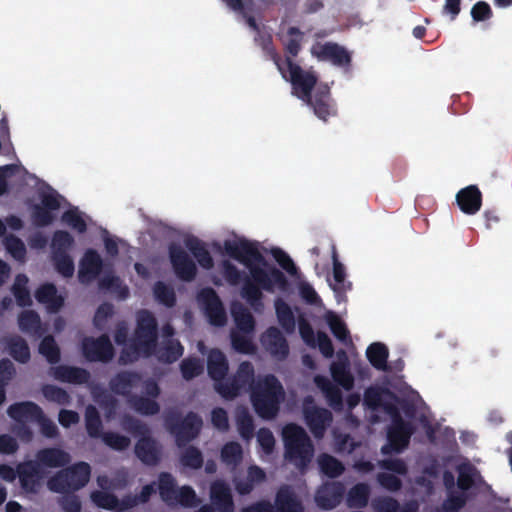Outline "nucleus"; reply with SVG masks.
Segmentation results:
<instances>
[{"label": "nucleus", "instance_id": "nucleus-1", "mask_svg": "<svg viewBox=\"0 0 512 512\" xmlns=\"http://www.w3.org/2000/svg\"><path fill=\"white\" fill-rule=\"evenodd\" d=\"M224 250L227 255L244 264L249 270L251 277L245 276L241 295L251 306L261 304L262 290L272 293L275 288L281 291L288 289L289 282L284 273L268 264L256 243L245 239L238 242L226 240Z\"/></svg>", "mask_w": 512, "mask_h": 512}, {"label": "nucleus", "instance_id": "nucleus-2", "mask_svg": "<svg viewBox=\"0 0 512 512\" xmlns=\"http://www.w3.org/2000/svg\"><path fill=\"white\" fill-rule=\"evenodd\" d=\"M108 387L113 394L125 398L128 405L140 415L154 416L160 412L156 399L161 389L152 378L143 380L139 372L121 370L110 378Z\"/></svg>", "mask_w": 512, "mask_h": 512}, {"label": "nucleus", "instance_id": "nucleus-3", "mask_svg": "<svg viewBox=\"0 0 512 512\" xmlns=\"http://www.w3.org/2000/svg\"><path fill=\"white\" fill-rule=\"evenodd\" d=\"M285 399V390L274 374L259 377L252 385L250 400L256 414L265 420L274 419Z\"/></svg>", "mask_w": 512, "mask_h": 512}, {"label": "nucleus", "instance_id": "nucleus-4", "mask_svg": "<svg viewBox=\"0 0 512 512\" xmlns=\"http://www.w3.org/2000/svg\"><path fill=\"white\" fill-rule=\"evenodd\" d=\"M282 435L285 458L300 469L306 468L312 460L314 446L304 428L289 423L283 428Z\"/></svg>", "mask_w": 512, "mask_h": 512}, {"label": "nucleus", "instance_id": "nucleus-5", "mask_svg": "<svg viewBox=\"0 0 512 512\" xmlns=\"http://www.w3.org/2000/svg\"><path fill=\"white\" fill-rule=\"evenodd\" d=\"M386 414L391 418V423L386 430L387 442L381 447L383 455L399 454L410 444L415 427L401 416L398 406L387 405Z\"/></svg>", "mask_w": 512, "mask_h": 512}, {"label": "nucleus", "instance_id": "nucleus-6", "mask_svg": "<svg viewBox=\"0 0 512 512\" xmlns=\"http://www.w3.org/2000/svg\"><path fill=\"white\" fill-rule=\"evenodd\" d=\"M167 430L175 437L176 445L185 447L189 442L198 437L202 428V419L195 412H188L182 417L178 411H169L164 418Z\"/></svg>", "mask_w": 512, "mask_h": 512}, {"label": "nucleus", "instance_id": "nucleus-7", "mask_svg": "<svg viewBox=\"0 0 512 512\" xmlns=\"http://www.w3.org/2000/svg\"><path fill=\"white\" fill-rule=\"evenodd\" d=\"M91 467L86 462H78L61 470L48 481L51 491L69 493L83 488L89 481Z\"/></svg>", "mask_w": 512, "mask_h": 512}, {"label": "nucleus", "instance_id": "nucleus-8", "mask_svg": "<svg viewBox=\"0 0 512 512\" xmlns=\"http://www.w3.org/2000/svg\"><path fill=\"white\" fill-rule=\"evenodd\" d=\"M132 340L136 347L142 348L144 356L149 357L155 352L158 343V322L151 311L142 309L137 312Z\"/></svg>", "mask_w": 512, "mask_h": 512}, {"label": "nucleus", "instance_id": "nucleus-9", "mask_svg": "<svg viewBox=\"0 0 512 512\" xmlns=\"http://www.w3.org/2000/svg\"><path fill=\"white\" fill-rule=\"evenodd\" d=\"M254 383H256L254 366L249 361H243L232 377L227 378L225 383L215 385V390L224 399L233 400L242 391L248 390L251 393Z\"/></svg>", "mask_w": 512, "mask_h": 512}, {"label": "nucleus", "instance_id": "nucleus-10", "mask_svg": "<svg viewBox=\"0 0 512 512\" xmlns=\"http://www.w3.org/2000/svg\"><path fill=\"white\" fill-rule=\"evenodd\" d=\"M286 80L292 85V93L297 98L304 101L309 99L314 88L316 89L318 77L313 71H306L296 64L290 57L285 58L283 62Z\"/></svg>", "mask_w": 512, "mask_h": 512}, {"label": "nucleus", "instance_id": "nucleus-11", "mask_svg": "<svg viewBox=\"0 0 512 512\" xmlns=\"http://www.w3.org/2000/svg\"><path fill=\"white\" fill-rule=\"evenodd\" d=\"M81 351L89 362L108 363L115 356V349L107 334H102L97 338L84 337L81 341Z\"/></svg>", "mask_w": 512, "mask_h": 512}, {"label": "nucleus", "instance_id": "nucleus-12", "mask_svg": "<svg viewBox=\"0 0 512 512\" xmlns=\"http://www.w3.org/2000/svg\"><path fill=\"white\" fill-rule=\"evenodd\" d=\"M303 416L310 432L317 439H321L324 436L333 420L331 411L315 405L311 397L306 398L304 401Z\"/></svg>", "mask_w": 512, "mask_h": 512}, {"label": "nucleus", "instance_id": "nucleus-13", "mask_svg": "<svg viewBox=\"0 0 512 512\" xmlns=\"http://www.w3.org/2000/svg\"><path fill=\"white\" fill-rule=\"evenodd\" d=\"M310 52L319 61L330 62L336 67L348 69L352 63L351 53L336 42H316L312 45Z\"/></svg>", "mask_w": 512, "mask_h": 512}, {"label": "nucleus", "instance_id": "nucleus-14", "mask_svg": "<svg viewBox=\"0 0 512 512\" xmlns=\"http://www.w3.org/2000/svg\"><path fill=\"white\" fill-rule=\"evenodd\" d=\"M168 255L173 271L180 280L191 282L196 278L197 266L179 244L170 243Z\"/></svg>", "mask_w": 512, "mask_h": 512}, {"label": "nucleus", "instance_id": "nucleus-15", "mask_svg": "<svg viewBox=\"0 0 512 512\" xmlns=\"http://www.w3.org/2000/svg\"><path fill=\"white\" fill-rule=\"evenodd\" d=\"M197 300L202 306L210 324L217 327L225 325L227 315L218 294L213 288L205 287L201 289L198 292Z\"/></svg>", "mask_w": 512, "mask_h": 512}, {"label": "nucleus", "instance_id": "nucleus-16", "mask_svg": "<svg viewBox=\"0 0 512 512\" xmlns=\"http://www.w3.org/2000/svg\"><path fill=\"white\" fill-rule=\"evenodd\" d=\"M304 102L313 108L315 115L319 119L325 122L330 116H335L337 113L335 103L331 97L330 88L327 84H319L314 94H311L310 98L305 99Z\"/></svg>", "mask_w": 512, "mask_h": 512}, {"label": "nucleus", "instance_id": "nucleus-17", "mask_svg": "<svg viewBox=\"0 0 512 512\" xmlns=\"http://www.w3.org/2000/svg\"><path fill=\"white\" fill-rule=\"evenodd\" d=\"M61 196L57 192L43 193L40 197L41 204L35 205L32 211V221L37 227H47L54 221V211L60 206Z\"/></svg>", "mask_w": 512, "mask_h": 512}, {"label": "nucleus", "instance_id": "nucleus-18", "mask_svg": "<svg viewBox=\"0 0 512 512\" xmlns=\"http://www.w3.org/2000/svg\"><path fill=\"white\" fill-rule=\"evenodd\" d=\"M103 270V260L94 249H87L80 260L78 279L82 284L95 280Z\"/></svg>", "mask_w": 512, "mask_h": 512}, {"label": "nucleus", "instance_id": "nucleus-19", "mask_svg": "<svg viewBox=\"0 0 512 512\" xmlns=\"http://www.w3.org/2000/svg\"><path fill=\"white\" fill-rule=\"evenodd\" d=\"M345 487L341 482L324 483L316 492L317 505L325 510L335 508L343 499Z\"/></svg>", "mask_w": 512, "mask_h": 512}, {"label": "nucleus", "instance_id": "nucleus-20", "mask_svg": "<svg viewBox=\"0 0 512 512\" xmlns=\"http://www.w3.org/2000/svg\"><path fill=\"white\" fill-rule=\"evenodd\" d=\"M337 361L330 365V373L333 381L344 390L349 391L354 387V377L350 371V362L344 350L337 353Z\"/></svg>", "mask_w": 512, "mask_h": 512}, {"label": "nucleus", "instance_id": "nucleus-21", "mask_svg": "<svg viewBox=\"0 0 512 512\" xmlns=\"http://www.w3.org/2000/svg\"><path fill=\"white\" fill-rule=\"evenodd\" d=\"M364 404L371 410L382 408L386 412V406H397L400 399L388 388L369 387L364 392Z\"/></svg>", "mask_w": 512, "mask_h": 512}, {"label": "nucleus", "instance_id": "nucleus-22", "mask_svg": "<svg viewBox=\"0 0 512 512\" xmlns=\"http://www.w3.org/2000/svg\"><path fill=\"white\" fill-rule=\"evenodd\" d=\"M266 350L275 358L284 360L289 354V345L277 327H269L262 335L261 339Z\"/></svg>", "mask_w": 512, "mask_h": 512}, {"label": "nucleus", "instance_id": "nucleus-23", "mask_svg": "<svg viewBox=\"0 0 512 512\" xmlns=\"http://www.w3.org/2000/svg\"><path fill=\"white\" fill-rule=\"evenodd\" d=\"M274 512H304V506L290 485H281L275 495Z\"/></svg>", "mask_w": 512, "mask_h": 512}, {"label": "nucleus", "instance_id": "nucleus-24", "mask_svg": "<svg viewBox=\"0 0 512 512\" xmlns=\"http://www.w3.org/2000/svg\"><path fill=\"white\" fill-rule=\"evenodd\" d=\"M459 209L467 215H475L482 206V193L476 185L462 188L456 194Z\"/></svg>", "mask_w": 512, "mask_h": 512}, {"label": "nucleus", "instance_id": "nucleus-25", "mask_svg": "<svg viewBox=\"0 0 512 512\" xmlns=\"http://www.w3.org/2000/svg\"><path fill=\"white\" fill-rule=\"evenodd\" d=\"M10 418L18 423L36 422L43 418V410L39 405L31 401L17 402L7 409Z\"/></svg>", "mask_w": 512, "mask_h": 512}, {"label": "nucleus", "instance_id": "nucleus-26", "mask_svg": "<svg viewBox=\"0 0 512 512\" xmlns=\"http://www.w3.org/2000/svg\"><path fill=\"white\" fill-rule=\"evenodd\" d=\"M50 374L58 381L82 385L89 381L91 375L88 370L68 365H58L50 368Z\"/></svg>", "mask_w": 512, "mask_h": 512}, {"label": "nucleus", "instance_id": "nucleus-27", "mask_svg": "<svg viewBox=\"0 0 512 512\" xmlns=\"http://www.w3.org/2000/svg\"><path fill=\"white\" fill-rule=\"evenodd\" d=\"M135 455L145 465L154 466L160 461V449L150 435L138 439L134 448Z\"/></svg>", "mask_w": 512, "mask_h": 512}, {"label": "nucleus", "instance_id": "nucleus-28", "mask_svg": "<svg viewBox=\"0 0 512 512\" xmlns=\"http://www.w3.org/2000/svg\"><path fill=\"white\" fill-rule=\"evenodd\" d=\"M229 365L225 354L219 349H211L207 358V371L214 386L225 383Z\"/></svg>", "mask_w": 512, "mask_h": 512}, {"label": "nucleus", "instance_id": "nucleus-29", "mask_svg": "<svg viewBox=\"0 0 512 512\" xmlns=\"http://www.w3.org/2000/svg\"><path fill=\"white\" fill-rule=\"evenodd\" d=\"M210 497L212 505L219 512H233L234 502L230 488L224 482L217 481L211 485Z\"/></svg>", "mask_w": 512, "mask_h": 512}, {"label": "nucleus", "instance_id": "nucleus-30", "mask_svg": "<svg viewBox=\"0 0 512 512\" xmlns=\"http://www.w3.org/2000/svg\"><path fill=\"white\" fill-rule=\"evenodd\" d=\"M17 474L19 477L21 487L26 492H37L40 479V469L38 463L33 461H27L22 464H19L17 468Z\"/></svg>", "mask_w": 512, "mask_h": 512}, {"label": "nucleus", "instance_id": "nucleus-31", "mask_svg": "<svg viewBox=\"0 0 512 512\" xmlns=\"http://www.w3.org/2000/svg\"><path fill=\"white\" fill-rule=\"evenodd\" d=\"M373 512H417L418 504L415 501L406 502L403 506L391 496H378L372 499Z\"/></svg>", "mask_w": 512, "mask_h": 512}, {"label": "nucleus", "instance_id": "nucleus-32", "mask_svg": "<svg viewBox=\"0 0 512 512\" xmlns=\"http://www.w3.org/2000/svg\"><path fill=\"white\" fill-rule=\"evenodd\" d=\"M36 459L45 467L58 468L64 467L70 462V455L60 448L50 447L39 450Z\"/></svg>", "mask_w": 512, "mask_h": 512}, {"label": "nucleus", "instance_id": "nucleus-33", "mask_svg": "<svg viewBox=\"0 0 512 512\" xmlns=\"http://www.w3.org/2000/svg\"><path fill=\"white\" fill-rule=\"evenodd\" d=\"M35 298L39 303L45 304L51 312H58L64 305V298L58 295L56 286L45 283L35 291Z\"/></svg>", "mask_w": 512, "mask_h": 512}, {"label": "nucleus", "instance_id": "nucleus-34", "mask_svg": "<svg viewBox=\"0 0 512 512\" xmlns=\"http://www.w3.org/2000/svg\"><path fill=\"white\" fill-rule=\"evenodd\" d=\"M185 247L195 257L198 264L204 269H211L214 266L213 258L203 241L195 236H189L184 240Z\"/></svg>", "mask_w": 512, "mask_h": 512}, {"label": "nucleus", "instance_id": "nucleus-35", "mask_svg": "<svg viewBox=\"0 0 512 512\" xmlns=\"http://www.w3.org/2000/svg\"><path fill=\"white\" fill-rule=\"evenodd\" d=\"M265 480V471L257 465H251L248 467L246 478L235 482V489L240 495H248L253 491L255 485L263 483Z\"/></svg>", "mask_w": 512, "mask_h": 512}, {"label": "nucleus", "instance_id": "nucleus-36", "mask_svg": "<svg viewBox=\"0 0 512 512\" xmlns=\"http://www.w3.org/2000/svg\"><path fill=\"white\" fill-rule=\"evenodd\" d=\"M366 356L375 369L379 371H390L387 365L389 350L385 344L381 342L370 344L366 350Z\"/></svg>", "mask_w": 512, "mask_h": 512}, {"label": "nucleus", "instance_id": "nucleus-37", "mask_svg": "<svg viewBox=\"0 0 512 512\" xmlns=\"http://www.w3.org/2000/svg\"><path fill=\"white\" fill-rule=\"evenodd\" d=\"M316 385L321 389L325 395L328 404L333 409H340L343 405V395L341 390L334 385L328 378L324 376L315 377Z\"/></svg>", "mask_w": 512, "mask_h": 512}, {"label": "nucleus", "instance_id": "nucleus-38", "mask_svg": "<svg viewBox=\"0 0 512 512\" xmlns=\"http://www.w3.org/2000/svg\"><path fill=\"white\" fill-rule=\"evenodd\" d=\"M255 43L261 47L263 52L267 57H269L277 66L278 70L281 72L283 77H286L284 73V67L283 62L281 59V56L276 51L274 45H273V38L272 35L269 33H264L262 31H259L256 33V36L254 38Z\"/></svg>", "mask_w": 512, "mask_h": 512}, {"label": "nucleus", "instance_id": "nucleus-39", "mask_svg": "<svg viewBox=\"0 0 512 512\" xmlns=\"http://www.w3.org/2000/svg\"><path fill=\"white\" fill-rule=\"evenodd\" d=\"M346 271L344 265L338 260L337 253H333V279L334 284H330L331 288L335 292L338 302L344 297L347 289L351 288V283L346 286L345 284Z\"/></svg>", "mask_w": 512, "mask_h": 512}, {"label": "nucleus", "instance_id": "nucleus-40", "mask_svg": "<svg viewBox=\"0 0 512 512\" xmlns=\"http://www.w3.org/2000/svg\"><path fill=\"white\" fill-rule=\"evenodd\" d=\"M10 356L21 364H26L31 358L30 348L27 342L20 336H11L6 341Z\"/></svg>", "mask_w": 512, "mask_h": 512}, {"label": "nucleus", "instance_id": "nucleus-41", "mask_svg": "<svg viewBox=\"0 0 512 512\" xmlns=\"http://www.w3.org/2000/svg\"><path fill=\"white\" fill-rule=\"evenodd\" d=\"M158 490L159 495L163 502L168 506H174V500L176 499L177 486L174 477L168 472H162L159 475Z\"/></svg>", "mask_w": 512, "mask_h": 512}, {"label": "nucleus", "instance_id": "nucleus-42", "mask_svg": "<svg viewBox=\"0 0 512 512\" xmlns=\"http://www.w3.org/2000/svg\"><path fill=\"white\" fill-rule=\"evenodd\" d=\"M317 462L321 473L329 478L339 477L345 470L343 463L328 453L320 454Z\"/></svg>", "mask_w": 512, "mask_h": 512}, {"label": "nucleus", "instance_id": "nucleus-43", "mask_svg": "<svg viewBox=\"0 0 512 512\" xmlns=\"http://www.w3.org/2000/svg\"><path fill=\"white\" fill-rule=\"evenodd\" d=\"M275 311L280 326L285 330V332L289 334L293 333L296 322L291 307L284 300L278 298L275 301Z\"/></svg>", "mask_w": 512, "mask_h": 512}, {"label": "nucleus", "instance_id": "nucleus-44", "mask_svg": "<svg viewBox=\"0 0 512 512\" xmlns=\"http://www.w3.org/2000/svg\"><path fill=\"white\" fill-rule=\"evenodd\" d=\"M370 487L366 483H357L348 492L347 505L350 508H364L368 505Z\"/></svg>", "mask_w": 512, "mask_h": 512}, {"label": "nucleus", "instance_id": "nucleus-45", "mask_svg": "<svg viewBox=\"0 0 512 512\" xmlns=\"http://www.w3.org/2000/svg\"><path fill=\"white\" fill-rule=\"evenodd\" d=\"M18 325L20 330L26 334H41L40 316L34 310L22 311L18 316Z\"/></svg>", "mask_w": 512, "mask_h": 512}, {"label": "nucleus", "instance_id": "nucleus-46", "mask_svg": "<svg viewBox=\"0 0 512 512\" xmlns=\"http://www.w3.org/2000/svg\"><path fill=\"white\" fill-rule=\"evenodd\" d=\"M184 353V347L177 339H167L159 350L158 359L167 364L176 362Z\"/></svg>", "mask_w": 512, "mask_h": 512}, {"label": "nucleus", "instance_id": "nucleus-47", "mask_svg": "<svg viewBox=\"0 0 512 512\" xmlns=\"http://www.w3.org/2000/svg\"><path fill=\"white\" fill-rule=\"evenodd\" d=\"M326 322L332 334L342 343L351 342L350 332L344 321L333 311L326 313Z\"/></svg>", "mask_w": 512, "mask_h": 512}, {"label": "nucleus", "instance_id": "nucleus-48", "mask_svg": "<svg viewBox=\"0 0 512 512\" xmlns=\"http://www.w3.org/2000/svg\"><path fill=\"white\" fill-rule=\"evenodd\" d=\"M221 461L228 467H237L243 459V450L238 442H228L223 445L220 454Z\"/></svg>", "mask_w": 512, "mask_h": 512}, {"label": "nucleus", "instance_id": "nucleus-49", "mask_svg": "<svg viewBox=\"0 0 512 512\" xmlns=\"http://www.w3.org/2000/svg\"><path fill=\"white\" fill-rule=\"evenodd\" d=\"M74 244L73 236L64 230H56L51 239V256L68 254Z\"/></svg>", "mask_w": 512, "mask_h": 512}, {"label": "nucleus", "instance_id": "nucleus-50", "mask_svg": "<svg viewBox=\"0 0 512 512\" xmlns=\"http://www.w3.org/2000/svg\"><path fill=\"white\" fill-rule=\"evenodd\" d=\"M232 314L238 332L244 334H252L255 329V320L250 311L244 306L240 305L238 308H233Z\"/></svg>", "mask_w": 512, "mask_h": 512}, {"label": "nucleus", "instance_id": "nucleus-51", "mask_svg": "<svg viewBox=\"0 0 512 512\" xmlns=\"http://www.w3.org/2000/svg\"><path fill=\"white\" fill-rule=\"evenodd\" d=\"M99 288L117 294L118 298L122 300L129 296L128 287L122 284L118 276L112 274L105 275L99 280Z\"/></svg>", "mask_w": 512, "mask_h": 512}, {"label": "nucleus", "instance_id": "nucleus-52", "mask_svg": "<svg viewBox=\"0 0 512 512\" xmlns=\"http://www.w3.org/2000/svg\"><path fill=\"white\" fill-rule=\"evenodd\" d=\"M85 426L87 433L91 438H99L103 435L100 414L98 410L92 405H89L86 408Z\"/></svg>", "mask_w": 512, "mask_h": 512}, {"label": "nucleus", "instance_id": "nucleus-53", "mask_svg": "<svg viewBox=\"0 0 512 512\" xmlns=\"http://www.w3.org/2000/svg\"><path fill=\"white\" fill-rule=\"evenodd\" d=\"M39 353L52 365L58 363L61 358L60 348L52 335H47L41 340Z\"/></svg>", "mask_w": 512, "mask_h": 512}, {"label": "nucleus", "instance_id": "nucleus-54", "mask_svg": "<svg viewBox=\"0 0 512 512\" xmlns=\"http://www.w3.org/2000/svg\"><path fill=\"white\" fill-rule=\"evenodd\" d=\"M155 299L162 305L172 308L176 304V294L173 287L162 281H157L153 287Z\"/></svg>", "mask_w": 512, "mask_h": 512}, {"label": "nucleus", "instance_id": "nucleus-55", "mask_svg": "<svg viewBox=\"0 0 512 512\" xmlns=\"http://www.w3.org/2000/svg\"><path fill=\"white\" fill-rule=\"evenodd\" d=\"M204 365L198 357H188L182 360L180 371L182 377L189 381L203 373Z\"/></svg>", "mask_w": 512, "mask_h": 512}, {"label": "nucleus", "instance_id": "nucleus-56", "mask_svg": "<svg viewBox=\"0 0 512 512\" xmlns=\"http://www.w3.org/2000/svg\"><path fill=\"white\" fill-rule=\"evenodd\" d=\"M92 502L99 508L117 511L118 497L104 490L93 491L90 495Z\"/></svg>", "mask_w": 512, "mask_h": 512}, {"label": "nucleus", "instance_id": "nucleus-57", "mask_svg": "<svg viewBox=\"0 0 512 512\" xmlns=\"http://www.w3.org/2000/svg\"><path fill=\"white\" fill-rule=\"evenodd\" d=\"M236 424L243 439L250 440L254 436V421L247 410L243 409L237 413Z\"/></svg>", "mask_w": 512, "mask_h": 512}, {"label": "nucleus", "instance_id": "nucleus-58", "mask_svg": "<svg viewBox=\"0 0 512 512\" xmlns=\"http://www.w3.org/2000/svg\"><path fill=\"white\" fill-rule=\"evenodd\" d=\"M250 334H244L238 331L231 332V344L235 351L242 354H253L256 350L253 344Z\"/></svg>", "mask_w": 512, "mask_h": 512}, {"label": "nucleus", "instance_id": "nucleus-59", "mask_svg": "<svg viewBox=\"0 0 512 512\" xmlns=\"http://www.w3.org/2000/svg\"><path fill=\"white\" fill-rule=\"evenodd\" d=\"M43 396L50 402L59 405H68L70 403V395L66 390L52 384H46L42 387Z\"/></svg>", "mask_w": 512, "mask_h": 512}, {"label": "nucleus", "instance_id": "nucleus-60", "mask_svg": "<svg viewBox=\"0 0 512 512\" xmlns=\"http://www.w3.org/2000/svg\"><path fill=\"white\" fill-rule=\"evenodd\" d=\"M180 462L184 467L200 469L203 466V455L195 446H188L180 456Z\"/></svg>", "mask_w": 512, "mask_h": 512}, {"label": "nucleus", "instance_id": "nucleus-61", "mask_svg": "<svg viewBox=\"0 0 512 512\" xmlns=\"http://www.w3.org/2000/svg\"><path fill=\"white\" fill-rule=\"evenodd\" d=\"M62 221L78 233H84L87 230V224L79 210L74 207L65 211L62 215Z\"/></svg>", "mask_w": 512, "mask_h": 512}, {"label": "nucleus", "instance_id": "nucleus-62", "mask_svg": "<svg viewBox=\"0 0 512 512\" xmlns=\"http://www.w3.org/2000/svg\"><path fill=\"white\" fill-rule=\"evenodd\" d=\"M101 438L105 445L115 451H124L131 444L129 437L116 432H104Z\"/></svg>", "mask_w": 512, "mask_h": 512}, {"label": "nucleus", "instance_id": "nucleus-63", "mask_svg": "<svg viewBox=\"0 0 512 512\" xmlns=\"http://www.w3.org/2000/svg\"><path fill=\"white\" fill-rule=\"evenodd\" d=\"M175 496L174 505L179 504L183 507L192 508L199 504V499L194 489L190 486L185 485L178 488Z\"/></svg>", "mask_w": 512, "mask_h": 512}, {"label": "nucleus", "instance_id": "nucleus-64", "mask_svg": "<svg viewBox=\"0 0 512 512\" xmlns=\"http://www.w3.org/2000/svg\"><path fill=\"white\" fill-rule=\"evenodd\" d=\"M287 34L289 36H296L290 38L287 43L285 44V52H286V58L290 57L291 60H293V57H296L300 50H301V41L303 33L298 27H289L287 30Z\"/></svg>", "mask_w": 512, "mask_h": 512}]
</instances>
